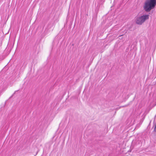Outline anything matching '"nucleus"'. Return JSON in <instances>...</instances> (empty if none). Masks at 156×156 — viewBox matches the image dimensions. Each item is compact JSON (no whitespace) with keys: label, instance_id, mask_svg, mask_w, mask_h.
<instances>
[{"label":"nucleus","instance_id":"nucleus-5","mask_svg":"<svg viewBox=\"0 0 156 156\" xmlns=\"http://www.w3.org/2000/svg\"><path fill=\"white\" fill-rule=\"evenodd\" d=\"M127 106V105H125V106H123L122 107H125Z\"/></svg>","mask_w":156,"mask_h":156},{"label":"nucleus","instance_id":"nucleus-3","mask_svg":"<svg viewBox=\"0 0 156 156\" xmlns=\"http://www.w3.org/2000/svg\"><path fill=\"white\" fill-rule=\"evenodd\" d=\"M154 132H156V123H154Z\"/></svg>","mask_w":156,"mask_h":156},{"label":"nucleus","instance_id":"nucleus-1","mask_svg":"<svg viewBox=\"0 0 156 156\" xmlns=\"http://www.w3.org/2000/svg\"><path fill=\"white\" fill-rule=\"evenodd\" d=\"M156 5V0H147L145 3L144 9L147 12H149L154 8Z\"/></svg>","mask_w":156,"mask_h":156},{"label":"nucleus","instance_id":"nucleus-4","mask_svg":"<svg viewBox=\"0 0 156 156\" xmlns=\"http://www.w3.org/2000/svg\"><path fill=\"white\" fill-rule=\"evenodd\" d=\"M17 91H18V90H17V91H15V92H14V94L12 95V96H11L10 97V98H12L13 96V95L16 93V92H17Z\"/></svg>","mask_w":156,"mask_h":156},{"label":"nucleus","instance_id":"nucleus-6","mask_svg":"<svg viewBox=\"0 0 156 156\" xmlns=\"http://www.w3.org/2000/svg\"><path fill=\"white\" fill-rule=\"evenodd\" d=\"M155 117L156 116V115H155Z\"/></svg>","mask_w":156,"mask_h":156},{"label":"nucleus","instance_id":"nucleus-2","mask_svg":"<svg viewBox=\"0 0 156 156\" xmlns=\"http://www.w3.org/2000/svg\"><path fill=\"white\" fill-rule=\"evenodd\" d=\"M149 18V15H145L140 16L137 17L135 20V22L136 24L138 25H142L146 20Z\"/></svg>","mask_w":156,"mask_h":156}]
</instances>
